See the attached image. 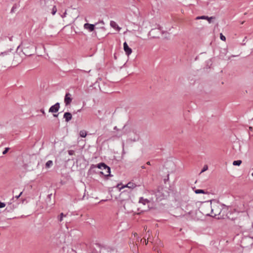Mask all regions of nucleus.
<instances>
[{
	"label": "nucleus",
	"instance_id": "1",
	"mask_svg": "<svg viewBox=\"0 0 253 253\" xmlns=\"http://www.w3.org/2000/svg\"><path fill=\"white\" fill-rule=\"evenodd\" d=\"M228 210V207L224 205H222L218 202H214L211 203V216L216 217L218 219L224 218L226 211Z\"/></svg>",
	"mask_w": 253,
	"mask_h": 253
},
{
	"label": "nucleus",
	"instance_id": "2",
	"mask_svg": "<svg viewBox=\"0 0 253 253\" xmlns=\"http://www.w3.org/2000/svg\"><path fill=\"white\" fill-rule=\"evenodd\" d=\"M13 55V50L12 48L1 52L0 53V63L2 65L10 62L12 60Z\"/></svg>",
	"mask_w": 253,
	"mask_h": 253
},
{
	"label": "nucleus",
	"instance_id": "3",
	"mask_svg": "<svg viewBox=\"0 0 253 253\" xmlns=\"http://www.w3.org/2000/svg\"><path fill=\"white\" fill-rule=\"evenodd\" d=\"M200 212L204 215L211 216V202H205L199 208Z\"/></svg>",
	"mask_w": 253,
	"mask_h": 253
},
{
	"label": "nucleus",
	"instance_id": "4",
	"mask_svg": "<svg viewBox=\"0 0 253 253\" xmlns=\"http://www.w3.org/2000/svg\"><path fill=\"white\" fill-rule=\"evenodd\" d=\"M91 168H98L99 169H102V170H106V173L107 174H104V176H111L112 175L110 174L111 170L110 167L107 166L106 164L103 163H101L97 165H92L91 167Z\"/></svg>",
	"mask_w": 253,
	"mask_h": 253
},
{
	"label": "nucleus",
	"instance_id": "5",
	"mask_svg": "<svg viewBox=\"0 0 253 253\" xmlns=\"http://www.w3.org/2000/svg\"><path fill=\"white\" fill-rule=\"evenodd\" d=\"M225 212L226 213L225 214L224 218L226 217L232 220H234L237 218L238 213L234 209H229L228 208V210Z\"/></svg>",
	"mask_w": 253,
	"mask_h": 253
},
{
	"label": "nucleus",
	"instance_id": "6",
	"mask_svg": "<svg viewBox=\"0 0 253 253\" xmlns=\"http://www.w3.org/2000/svg\"><path fill=\"white\" fill-rule=\"evenodd\" d=\"M197 214L198 211L196 209H195L193 211L190 212L189 213H185V215L186 216L187 219L198 220L199 218L197 216Z\"/></svg>",
	"mask_w": 253,
	"mask_h": 253
},
{
	"label": "nucleus",
	"instance_id": "7",
	"mask_svg": "<svg viewBox=\"0 0 253 253\" xmlns=\"http://www.w3.org/2000/svg\"><path fill=\"white\" fill-rule=\"evenodd\" d=\"M22 48V50H25L27 49H33V45L31 43L28 42H23L21 43L20 45H19L17 48V50H19L20 47Z\"/></svg>",
	"mask_w": 253,
	"mask_h": 253
},
{
	"label": "nucleus",
	"instance_id": "8",
	"mask_svg": "<svg viewBox=\"0 0 253 253\" xmlns=\"http://www.w3.org/2000/svg\"><path fill=\"white\" fill-rule=\"evenodd\" d=\"M195 209V204L192 202L188 203L186 206L184 207V208L183 209V210L185 211V213L187 214L189 213L190 212H191Z\"/></svg>",
	"mask_w": 253,
	"mask_h": 253
},
{
	"label": "nucleus",
	"instance_id": "9",
	"mask_svg": "<svg viewBox=\"0 0 253 253\" xmlns=\"http://www.w3.org/2000/svg\"><path fill=\"white\" fill-rule=\"evenodd\" d=\"M101 23L102 25L104 24V23L103 21H101L98 23H95V24H91L89 23H85L84 25V29L88 30L89 32H92L95 29V26Z\"/></svg>",
	"mask_w": 253,
	"mask_h": 253
},
{
	"label": "nucleus",
	"instance_id": "10",
	"mask_svg": "<svg viewBox=\"0 0 253 253\" xmlns=\"http://www.w3.org/2000/svg\"><path fill=\"white\" fill-rule=\"evenodd\" d=\"M17 207V204H12L11 202L8 203L7 206L4 210L6 212H11L13 211Z\"/></svg>",
	"mask_w": 253,
	"mask_h": 253
},
{
	"label": "nucleus",
	"instance_id": "11",
	"mask_svg": "<svg viewBox=\"0 0 253 253\" xmlns=\"http://www.w3.org/2000/svg\"><path fill=\"white\" fill-rule=\"evenodd\" d=\"M72 100L73 98L72 97L71 94L69 92L66 93L64 97V103L65 104V106H67L70 105Z\"/></svg>",
	"mask_w": 253,
	"mask_h": 253
},
{
	"label": "nucleus",
	"instance_id": "12",
	"mask_svg": "<svg viewBox=\"0 0 253 253\" xmlns=\"http://www.w3.org/2000/svg\"><path fill=\"white\" fill-rule=\"evenodd\" d=\"M60 108V103L57 102L55 103L54 105L51 106L49 109V112L50 113H56L58 111Z\"/></svg>",
	"mask_w": 253,
	"mask_h": 253
},
{
	"label": "nucleus",
	"instance_id": "13",
	"mask_svg": "<svg viewBox=\"0 0 253 253\" xmlns=\"http://www.w3.org/2000/svg\"><path fill=\"white\" fill-rule=\"evenodd\" d=\"M124 49L127 56H129L132 52V49L128 46L126 42L124 43Z\"/></svg>",
	"mask_w": 253,
	"mask_h": 253
},
{
	"label": "nucleus",
	"instance_id": "14",
	"mask_svg": "<svg viewBox=\"0 0 253 253\" xmlns=\"http://www.w3.org/2000/svg\"><path fill=\"white\" fill-rule=\"evenodd\" d=\"M63 117L65 119V121L68 122L71 120L72 118V115L69 112H66L64 113Z\"/></svg>",
	"mask_w": 253,
	"mask_h": 253
},
{
	"label": "nucleus",
	"instance_id": "15",
	"mask_svg": "<svg viewBox=\"0 0 253 253\" xmlns=\"http://www.w3.org/2000/svg\"><path fill=\"white\" fill-rule=\"evenodd\" d=\"M110 26L111 27L113 28L114 29H117L118 31H119L121 28L120 27L117 23L114 21H110Z\"/></svg>",
	"mask_w": 253,
	"mask_h": 253
},
{
	"label": "nucleus",
	"instance_id": "16",
	"mask_svg": "<svg viewBox=\"0 0 253 253\" xmlns=\"http://www.w3.org/2000/svg\"><path fill=\"white\" fill-rule=\"evenodd\" d=\"M136 186H137V185L135 183L131 182H129L127 184H126L125 186L122 187L120 189H121L124 187H127L130 189H133L135 187H136Z\"/></svg>",
	"mask_w": 253,
	"mask_h": 253
},
{
	"label": "nucleus",
	"instance_id": "17",
	"mask_svg": "<svg viewBox=\"0 0 253 253\" xmlns=\"http://www.w3.org/2000/svg\"><path fill=\"white\" fill-rule=\"evenodd\" d=\"M125 127V126H124L123 128L120 131H118V133L116 134V136L118 137L122 136V135L126 134V132L124 131V128Z\"/></svg>",
	"mask_w": 253,
	"mask_h": 253
},
{
	"label": "nucleus",
	"instance_id": "18",
	"mask_svg": "<svg viewBox=\"0 0 253 253\" xmlns=\"http://www.w3.org/2000/svg\"><path fill=\"white\" fill-rule=\"evenodd\" d=\"M139 202L140 203H142L143 205H146V204L149 203V201L147 199H144L143 197H141L139 199Z\"/></svg>",
	"mask_w": 253,
	"mask_h": 253
},
{
	"label": "nucleus",
	"instance_id": "19",
	"mask_svg": "<svg viewBox=\"0 0 253 253\" xmlns=\"http://www.w3.org/2000/svg\"><path fill=\"white\" fill-rule=\"evenodd\" d=\"M31 49H27L26 50H22L23 53L26 56H31L33 54V53L30 51Z\"/></svg>",
	"mask_w": 253,
	"mask_h": 253
},
{
	"label": "nucleus",
	"instance_id": "20",
	"mask_svg": "<svg viewBox=\"0 0 253 253\" xmlns=\"http://www.w3.org/2000/svg\"><path fill=\"white\" fill-rule=\"evenodd\" d=\"M66 216V214H64L63 212L61 213L57 217L58 221L61 222L63 220V217Z\"/></svg>",
	"mask_w": 253,
	"mask_h": 253
},
{
	"label": "nucleus",
	"instance_id": "21",
	"mask_svg": "<svg viewBox=\"0 0 253 253\" xmlns=\"http://www.w3.org/2000/svg\"><path fill=\"white\" fill-rule=\"evenodd\" d=\"M86 134V131L84 130H82L80 131V135L82 137H85Z\"/></svg>",
	"mask_w": 253,
	"mask_h": 253
},
{
	"label": "nucleus",
	"instance_id": "22",
	"mask_svg": "<svg viewBox=\"0 0 253 253\" xmlns=\"http://www.w3.org/2000/svg\"><path fill=\"white\" fill-rule=\"evenodd\" d=\"M53 165V162L51 160L48 161L45 164V168H49Z\"/></svg>",
	"mask_w": 253,
	"mask_h": 253
},
{
	"label": "nucleus",
	"instance_id": "23",
	"mask_svg": "<svg viewBox=\"0 0 253 253\" xmlns=\"http://www.w3.org/2000/svg\"><path fill=\"white\" fill-rule=\"evenodd\" d=\"M195 193L196 194H205L206 192L202 189H197L195 191Z\"/></svg>",
	"mask_w": 253,
	"mask_h": 253
},
{
	"label": "nucleus",
	"instance_id": "24",
	"mask_svg": "<svg viewBox=\"0 0 253 253\" xmlns=\"http://www.w3.org/2000/svg\"><path fill=\"white\" fill-rule=\"evenodd\" d=\"M242 163V161L241 160H237V161H234L233 163V165L234 166H240Z\"/></svg>",
	"mask_w": 253,
	"mask_h": 253
},
{
	"label": "nucleus",
	"instance_id": "25",
	"mask_svg": "<svg viewBox=\"0 0 253 253\" xmlns=\"http://www.w3.org/2000/svg\"><path fill=\"white\" fill-rule=\"evenodd\" d=\"M57 11V8H56V6H53V7H52V12H51V13L52 15H54L56 12Z\"/></svg>",
	"mask_w": 253,
	"mask_h": 253
},
{
	"label": "nucleus",
	"instance_id": "26",
	"mask_svg": "<svg viewBox=\"0 0 253 253\" xmlns=\"http://www.w3.org/2000/svg\"><path fill=\"white\" fill-rule=\"evenodd\" d=\"M196 19H209V17L206 16H202L197 17L196 18Z\"/></svg>",
	"mask_w": 253,
	"mask_h": 253
},
{
	"label": "nucleus",
	"instance_id": "27",
	"mask_svg": "<svg viewBox=\"0 0 253 253\" xmlns=\"http://www.w3.org/2000/svg\"><path fill=\"white\" fill-rule=\"evenodd\" d=\"M208 169V167L207 165H205L204 166V168H203L202 171H201V173L202 172H203L204 171H205L206 170H207V169Z\"/></svg>",
	"mask_w": 253,
	"mask_h": 253
},
{
	"label": "nucleus",
	"instance_id": "28",
	"mask_svg": "<svg viewBox=\"0 0 253 253\" xmlns=\"http://www.w3.org/2000/svg\"><path fill=\"white\" fill-rule=\"evenodd\" d=\"M220 38L223 41H225L226 40L225 37L223 36L222 33L220 34Z\"/></svg>",
	"mask_w": 253,
	"mask_h": 253
},
{
	"label": "nucleus",
	"instance_id": "29",
	"mask_svg": "<svg viewBox=\"0 0 253 253\" xmlns=\"http://www.w3.org/2000/svg\"><path fill=\"white\" fill-rule=\"evenodd\" d=\"M6 206L4 203L1 202L0 201V208H3L5 207Z\"/></svg>",
	"mask_w": 253,
	"mask_h": 253
},
{
	"label": "nucleus",
	"instance_id": "30",
	"mask_svg": "<svg viewBox=\"0 0 253 253\" xmlns=\"http://www.w3.org/2000/svg\"><path fill=\"white\" fill-rule=\"evenodd\" d=\"M9 148H8V147L7 148H5V150L2 152V154L3 155L6 154L7 153L8 151L9 150Z\"/></svg>",
	"mask_w": 253,
	"mask_h": 253
},
{
	"label": "nucleus",
	"instance_id": "31",
	"mask_svg": "<svg viewBox=\"0 0 253 253\" xmlns=\"http://www.w3.org/2000/svg\"><path fill=\"white\" fill-rule=\"evenodd\" d=\"M75 153V151L72 150H70L68 151V154L69 155H73Z\"/></svg>",
	"mask_w": 253,
	"mask_h": 253
},
{
	"label": "nucleus",
	"instance_id": "32",
	"mask_svg": "<svg viewBox=\"0 0 253 253\" xmlns=\"http://www.w3.org/2000/svg\"><path fill=\"white\" fill-rule=\"evenodd\" d=\"M214 18L213 17H209V19H207L209 23L211 22V19H213Z\"/></svg>",
	"mask_w": 253,
	"mask_h": 253
},
{
	"label": "nucleus",
	"instance_id": "33",
	"mask_svg": "<svg viewBox=\"0 0 253 253\" xmlns=\"http://www.w3.org/2000/svg\"><path fill=\"white\" fill-rule=\"evenodd\" d=\"M22 193H23L22 192H21L20 193V194H19L18 195H16V196H15V198H16V199L19 198L20 197V196L22 195Z\"/></svg>",
	"mask_w": 253,
	"mask_h": 253
},
{
	"label": "nucleus",
	"instance_id": "34",
	"mask_svg": "<svg viewBox=\"0 0 253 253\" xmlns=\"http://www.w3.org/2000/svg\"><path fill=\"white\" fill-rule=\"evenodd\" d=\"M104 170V172L100 171V173L101 174H103V175H104V174H107V173H106V170Z\"/></svg>",
	"mask_w": 253,
	"mask_h": 253
},
{
	"label": "nucleus",
	"instance_id": "35",
	"mask_svg": "<svg viewBox=\"0 0 253 253\" xmlns=\"http://www.w3.org/2000/svg\"><path fill=\"white\" fill-rule=\"evenodd\" d=\"M147 233H148V237H150L151 234V232L149 230L147 231ZM148 239H149V238H148Z\"/></svg>",
	"mask_w": 253,
	"mask_h": 253
},
{
	"label": "nucleus",
	"instance_id": "36",
	"mask_svg": "<svg viewBox=\"0 0 253 253\" xmlns=\"http://www.w3.org/2000/svg\"><path fill=\"white\" fill-rule=\"evenodd\" d=\"M66 14H67L66 11H65V12L63 13V14L61 16V17H62V18L65 17L66 16Z\"/></svg>",
	"mask_w": 253,
	"mask_h": 253
},
{
	"label": "nucleus",
	"instance_id": "37",
	"mask_svg": "<svg viewBox=\"0 0 253 253\" xmlns=\"http://www.w3.org/2000/svg\"><path fill=\"white\" fill-rule=\"evenodd\" d=\"M41 112H42L43 115H44V114H45V112H44V110H43V109H42L41 110Z\"/></svg>",
	"mask_w": 253,
	"mask_h": 253
},
{
	"label": "nucleus",
	"instance_id": "38",
	"mask_svg": "<svg viewBox=\"0 0 253 253\" xmlns=\"http://www.w3.org/2000/svg\"><path fill=\"white\" fill-rule=\"evenodd\" d=\"M114 130H117V131H120V129H119L117 128V126H115V127H114Z\"/></svg>",
	"mask_w": 253,
	"mask_h": 253
},
{
	"label": "nucleus",
	"instance_id": "39",
	"mask_svg": "<svg viewBox=\"0 0 253 253\" xmlns=\"http://www.w3.org/2000/svg\"><path fill=\"white\" fill-rule=\"evenodd\" d=\"M58 115V114H53V116L54 117H57Z\"/></svg>",
	"mask_w": 253,
	"mask_h": 253
},
{
	"label": "nucleus",
	"instance_id": "40",
	"mask_svg": "<svg viewBox=\"0 0 253 253\" xmlns=\"http://www.w3.org/2000/svg\"><path fill=\"white\" fill-rule=\"evenodd\" d=\"M146 164H147V165H151V163H150V162H147L146 163Z\"/></svg>",
	"mask_w": 253,
	"mask_h": 253
},
{
	"label": "nucleus",
	"instance_id": "41",
	"mask_svg": "<svg viewBox=\"0 0 253 253\" xmlns=\"http://www.w3.org/2000/svg\"><path fill=\"white\" fill-rule=\"evenodd\" d=\"M249 129H250V130H252V129H253V127H252V126H250V127H249Z\"/></svg>",
	"mask_w": 253,
	"mask_h": 253
},
{
	"label": "nucleus",
	"instance_id": "42",
	"mask_svg": "<svg viewBox=\"0 0 253 253\" xmlns=\"http://www.w3.org/2000/svg\"><path fill=\"white\" fill-rule=\"evenodd\" d=\"M141 168H142V169H145L146 168H145V167L144 166H142L141 167Z\"/></svg>",
	"mask_w": 253,
	"mask_h": 253
},
{
	"label": "nucleus",
	"instance_id": "43",
	"mask_svg": "<svg viewBox=\"0 0 253 253\" xmlns=\"http://www.w3.org/2000/svg\"><path fill=\"white\" fill-rule=\"evenodd\" d=\"M144 229L146 231L147 230V227L145 226L144 228Z\"/></svg>",
	"mask_w": 253,
	"mask_h": 253
},
{
	"label": "nucleus",
	"instance_id": "44",
	"mask_svg": "<svg viewBox=\"0 0 253 253\" xmlns=\"http://www.w3.org/2000/svg\"><path fill=\"white\" fill-rule=\"evenodd\" d=\"M145 244L147 245L148 244V241L146 242V240H145Z\"/></svg>",
	"mask_w": 253,
	"mask_h": 253
},
{
	"label": "nucleus",
	"instance_id": "45",
	"mask_svg": "<svg viewBox=\"0 0 253 253\" xmlns=\"http://www.w3.org/2000/svg\"><path fill=\"white\" fill-rule=\"evenodd\" d=\"M14 7H12V9H11V12L14 11V9H13Z\"/></svg>",
	"mask_w": 253,
	"mask_h": 253
},
{
	"label": "nucleus",
	"instance_id": "46",
	"mask_svg": "<svg viewBox=\"0 0 253 253\" xmlns=\"http://www.w3.org/2000/svg\"><path fill=\"white\" fill-rule=\"evenodd\" d=\"M169 174L168 175V179H169Z\"/></svg>",
	"mask_w": 253,
	"mask_h": 253
},
{
	"label": "nucleus",
	"instance_id": "47",
	"mask_svg": "<svg viewBox=\"0 0 253 253\" xmlns=\"http://www.w3.org/2000/svg\"><path fill=\"white\" fill-rule=\"evenodd\" d=\"M251 245H252V246H253V243L251 244Z\"/></svg>",
	"mask_w": 253,
	"mask_h": 253
},
{
	"label": "nucleus",
	"instance_id": "48",
	"mask_svg": "<svg viewBox=\"0 0 253 253\" xmlns=\"http://www.w3.org/2000/svg\"><path fill=\"white\" fill-rule=\"evenodd\" d=\"M252 175L253 176V172L252 173Z\"/></svg>",
	"mask_w": 253,
	"mask_h": 253
}]
</instances>
